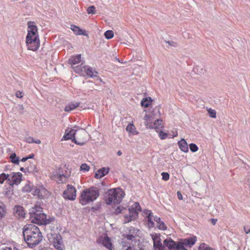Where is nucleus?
I'll return each mask as SVG.
<instances>
[{
  "label": "nucleus",
  "mask_w": 250,
  "mask_h": 250,
  "mask_svg": "<svg viewBox=\"0 0 250 250\" xmlns=\"http://www.w3.org/2000/svg\"><path fill=\"white\" fill-rule=\"evenodd\" d=\"M5 208L3 205H0V218L4 216L5 213Z\"/></svg>",
  "instance_id": "obj_40"
},
{
  "label": "nucleus",
  "mask_w": 250,
  "mask_h": 250,
  "mask_svg": "<svg viewBox=\"0 0 250 250\" xmlns=\"http://www.w3.org/2000/svg\"><path fill=\"white\" fill-rule=\"evenodd\" d=\"M63 196L64 198L74 200L76 196V190L74 187L72 186L68 185L67 188L64 191Z\"/></svg>",
  "instance_id": "obj_12"
},
{
  "label": "nucleus",
  "mask_w": 250,
  "mask_h": 250,
  "mask_svg": "<svg viewBox=\"0 0 250 250\" xmlns=\"http://www.w3.org/2000/svg\"><path fill=\"white\" fill-rule=\"evenodd\" d=\"M32 185L30 183L27 184L23 188V190L25 192H29L31 190Z\"/></svg>",
  "instance_id": "obj_41"
},
{
  "label": "nucleus",
  "mask_w": 250,
  "mask_h": 250,
  "mask_svg": "<svg viewBox=\"0 0 250 250\" xmlns=\"http://www.w3.org/2000/svg\"><path fill=\"white\" fill-rule=\"evenodd\" d=\"M9 174L3 173L0 175V184H3V182L7 180L8 183Z\"/></svg>",
  "instance_id": "obj_33"
},
{
  "label": "nucleus",
  "mask_w": 250,
  "mask_h": 250,
  "mask_svg": "<svg viewBox=\"0 0 250 250\" xmlns=\"http://www.w3.org/2000/svg\"><path fill=\"white\" fill-rule=\"evenodd\" d=\"M162 179L164 181H167L169 178V175L167 172L162 173Z\"/></svg>",
  "instance_id": "obj_44"
},
{
  "label": "nucleus",
  "mask_w": 250,
  "mask_h": 250,
  "mask_svg": "<svg viewBox=\"0 0 250 250\" xmlns=\"http://www.w3.org/2000/svg\"><path fill=\"white\" fill-rule=\"evenodd\" d=\"M90 169V167L86 164H83L80 167V170L83 171H88Z\"/></svg>",
  "instance_id": "obj_39"
},
{
  "label": "nucleus",
  "mask_w": 250,
  "mask_h": 250,
  "mask_svg": "<svg viewBox=\"0 0 250 250\" xmlns=\"http://www.w3.org/2000/svg\"><path fill=\"white\" fill-rule=\"evenodd\" d=\"M14 214L16 217L23 218L25 215V212L23 208L20 206H16L14 208Z\"/></svg>",
  "instance_id": "obj_17"
},
{
  "label": "nucleus",
  "mask_w": 250,
  "mask_h": 250,
  "mask_svg": "<svg viewBox=\"0 0 250 250\" xmlns=\"http://www.w3.org/2000/svg\"><path fill=\"white\" fill-rule=\"evenodd\" d=\"M70 175V171H66V172L64 174H58L57 175V179H58V182H62L66 178L69 177Z\"/></svg>",
  "instance_id": "obj_28"
},
{
  "label": "nucleus",
  "mask_w": 250,
  "mask_h": 250,
  "mask_svg": "<svg viewBox=\"0 0 250 250\" xmlns=\"http://www.w3.org/2000/svg\"><path fill=\"white\" fill-rule=\"evenodd\" d=\"M196 241V236L181 239L179 242H175L171 238H167L164 240V245L165 249L167 248L168 250H188L187 248L191 247Z\"/></svg>",
  "instance_id": "obj_3"
},
{
  "label": "nucleus",
  "mask_w": 250,
  "mask_h": 250,
  "mask_svg": "<svg viewBox=\"0 0 250 250\" xmlns=\"http://www.w3.org/2000/svg\"><path fill=\"white\" fill-rule=\"evenodd\" d=\"M167 136V134L165 133L163 131H160L159 132V137L162 139H166Z\"/></svg>",
  "instance_id": "obj_46"
},
{
  "label": "nucleus",
  "mask_w": 250,
  "mask_h": 250,
  "mask_svg": "<svg viewBox=\"0 0 250 250\" xmlns=\"http://www.w3.org/2000/svg\"><path fill=\"white\" fill-rule=\"evenodd\" d=\"M25 141L28 143H36L37 144H40L41 143V141L40 140H35L33 138L31 137H27L25 139Z\"/></svg>",
  "instance_id": "obj_34"
},
{
  "label": "nucleus",
  "mask_w": 250,
  "mask_h": 250,
  "mask_svg": "<svg viewBox=\"0 0 250 250\" xmlns=\"http://www.w3.org/2000/svg\"><path fill=\"white\" fill-rule=\"evenodd\" d=\"M26 45L28 50L36 51L40 46L39 37L26 36Z\"/></svg>",
  "instance_id": "obj_8"
},
{
  "label": "nucleus",
  "mask_w": 250,
  "mask_h": 250,
  "mask_svg": "<svg viewBox=\"0 0 250 250\" xmlns=\"http://www.w3.org/2000/svg\"><path fill=\"white\" fill-rule=\"evenodd\" d=\"M50 241L53 243L54 247L58 250H64L65 246L62 242L61 236L58 233L51 235L49 238Z\"/></svg>",
  "instance_id": "obj_9"
},
{
  "label": "nucleus",
  "mask_w": 250,
  "mask_h": 250,
  "mask_svg": "<svg viewBox=\"0 0 250 250\" xmlns=\"http://www.w3.org/2000/svg\"><path fill=\"white\" fill-rule=\"evenodd\" d=\"M87 12L88 14H95L96 13L95 8L94 6H91L87 8Z\"/></svg>",
  "instance_id": "obj_42"
},
{
  "label": "nucleus",
  "mask_w": 250,
  "mask_h": 250,
  "mask_svg": "<svg viewBox=\"0 0 250 250\" xmlns=\"http://www.w3.org/2000/svg\"><path fill=\"white\" fill-rule=\"evenodd\" d=\"M167 43L169 45L174 47L176 46L177 45L176 43L173 41H167Z\"/></svg>",
  "instance_id": "obj_50"
},
{
  "label": "nucleus",
  "mask_w": 250,
  "mask_h": 250,
  "mask_svg": "<svg viewBox=\"0 0 250 250\" xmlns=\"http://www.w3.org/2000/svg\"><path fill=\"white\" fill-rule=\"evenodd\" d=\"M73 70L77 73H78L82 75H84L83 73V66L82 65H77V66H71Z\"/></svg>",
  "instance_id": "obj_30"
},
{
  "label": "nucleus",
  "mask_w": 250,
  "mask_h": 250,
  "mask_svg": "<svg viewBox=\"0 0 250 250\" xmlns=\"http://www.w3.org/2000/svg\"><path fill=\"white\" fill-rule=\"evenodd\" d=\"M156 217H154L153 215H152V213L151 212H149L148 213V215L147 217V221H148V226L149 228H152L154 226V222L153 221L154 218H155Z\"/></svg>",
  "instance_id": "obj_31"
},
{
  "label": "nucleus",
  "mask_w": 250,
  "mask_h": 250,
  "mask_svg": "<svg viewBox=\"0 0 250 250\" xmlns=\"http://www.w3.org/2000/svg\"><path fill=\"white\" fill-rule=\"evenodd\" d=\"M244 231L246 233L248 234L250 233V227L249 226H245L243 228Z\"/></svg>",
  "instance_id": "obj_48"
},
{
  "label": "nucleus",
  "mask_w": 250,
  "mask_h": 250,
  "mask_svg": "<svg viewBox=\"0 0 250 250\" xmlns=\"http://www.w3.org/2000/svg\"><path fill=\"white\" fill-rule=\"evenodd\" d=\"M13 187L9 185L8 187L4 188L2 194L4 195L9 197L13 194Z\"/></svg>",
  "instance_id": "obj_29"
},
{
  "label": "nucleus",
  "mask_w": 250,
  "mask_h": 250,
  "mask_svg": "<svg viewBox=\"0 0 250 250\" xmlns=\"http://www.w3.org/2000/svg\"><path fill=\"white\" fill-rule=\"evenodd\" d=\"M141 211V207L139 204L137 202L134 203L128 208V215L125 216V223H128L130 221L134 220L138 216L139 211Z\"/></svg>",
  "instance_id": "obj_7"
},
{
  "label": "nucleus",
  "mask_w": 250,
  "mask_h": 250,
  "mask_svg": "<svg viewBox=\"0 0 250 250\" xmlns=\"http://www.w3.org/2000/svg\"><path fill=\"white\" fill-rule=\"evenodd\" d=\"M109 171V167H102L97 171L94 177L97 179H100L107 174Z\"/></svg>",
  "instance_id": "obj_20"
},
{
  "label": "nucleus",
  "mask_w": 250,
  "mask_h": 250,
  "mask_svg": "<svg viewBox=\"0 0 250 250\" xmlns=\"http://www.w3.org/2000/svg\"><path fill=\"white\" fill-rule=\"evenodd\" d=\"M39 250H48L46 248H42L40 249Z\"/></svg>",
  "instance_id": "obj_55"
},
{
  "label": "nucleus",
  "mask_w": 250,
  "mask_h": 250,
  "mask_svg": "<svg viewBox=\"0 0 250 250\" xmlns=\"http://www.w3.org/2000/svg\"><path fill=\"white\" fill-rule=\"evenodd\" d=\"M125 194L120 188H112L108 190L106 196L107 204H119L121 201Z\"/></svg>",
  "instance_id": "obj_6"
},
{
  "label": "nucleus",
  "mask_w": 250,
  "mask_h": 250,
  "mask_svg": "<svg viewBox=\"0 0 250 250\" xmlns=\"http://www.w3.org/2000/svg\"><path fill=\"white\" fill-rule=\"evenodd\" d=\"M160 112L157 107L154 108L144 117L145 125L147 128H161L162 127V120H159Z\"/></svg>",
  "instance_id": "obj_4"
},
{
  "label": "nucleus",
  "mask_w": 250,
  "mask_h": 250,
  "mask_svg": "<svg viewBox=\"0 0 250 250\" xmlns=\"http://www.w3.org/2000/svg\"><path fill=\"white\" fill-rule=\"evenodd\" d=\"M118 210H120V211H119V212H122V211H121V209H120V207H119V208H118V209H117V210H116V211H117V212H118Z\"/></svg>",
  "instance_id": "obj_57"
},
{
  "label": "nucleus",
  "mask_w": 250,
  "mask_h": 250,
  "mask_svg": "<svg viewBox=\"0 0 250 250\" xmlns=\"http://www.w3.org/2000/svg\"><path fill=\"white\" fill-rule=\"evenodd\" d=\"M33 194L39 198H42L48 195V192L43 187L39 186L35 188Z\"/></svg>",
  "instance_id": "obj_14"
},
{
  "label": "nucleus",
  "mask_w": 250,
  "mask_h": 250,
  "mask_svg": "<svg viewBox=\"0 0 250 250\" xmlns=\"http://www.w3.org/2000/svg\"><path fill=\"white\" fill-rule=\"evenodd\" d=\"M28 26V33L27 36H39L38 29L36 25L34 22L29 21L27 23Z\"/></svg>",
  "instance_id": "obj_15"
},
{
  "label": "nucleus",
  "mask_w": 250,
  "mask_h": 250,
  "mask_svg": "<svg viewBox=\"0 0 250 250\" xmlns=\"http://www.w3.org/2000/svg\"><path fill=\"white\" fill-rule=\"evenodd\" d=\"M31 158V157L23 158L21 159V161H22V162H25V161H26L28 158Z\"/></svg>",
  "instance_id": "obj_53"
},
{
  "label": "nucleus",
  "mask_w": 250,
  "mask_h": 250,
  "mask_svg": "<svg viewBox=\"0 0 250 250\" xmlns=\"http://www.w3.org/2000/svg\"><path fill=\"white\" fill-rule=\"evenodd\" d=\"M80 104L78 102L69 103L65 106L64 110L65 112H70L79 107Z\"/></svg>",
  "instance_id": "obj_22"
},
{
  "label": "nucleus",
  "mask_w": 250,
  "mask_h": 250,
  "mask_svg": "<svg viewBox=\"0 0 250 250\" xmlns=\"http://www.w3.org/2000/svg\"><path fill=\"white\" fill-rule=\"evenodd\" d=\"M65 140H71L73 142L79 145H83L89 140L90 135L87 131L83 128L67 129L65 130L63 137Z\"/></svg>",
  "instance_id": "obj_1"
},
{
  "label": "nucleus",
  "mask_w": 250,
  "mask_h": 250,
  "mask_svg": "<svg viewBox=\"0 0 250 250\" xmlns=\"http://www.w3.org/2000/svg\"><path fill=\"white\" fill-rule=\"evenodd\" d=\"M84 75H86L90 77H95L97 76L98 73L93 71L92 68L87 65L83 66Z\"/></svg>",
  "instance_id": "obj_19"
},
{
  "label": "nucleus",
  "mask_w": 250,
  "mask_h": 250,
  "mask_svg": "<svg viewBox=\"0 0 250 250\" xmlns=\"http://www.w3.org/2000/svg\"><path fill=\"white\" fill-rule=\"evenodd\" d=\"M152 99L150 97L144 99L141 102V105L145 107H148L152 103Z\"/></svg>",
  "instance_id": "obj_32"
},
{
  "label": "nucleus",
  "mask_w": 250,
  "mask_h": 250,
  "mask_svg": "<svg viewBox=\"0 0 250 250\" xmlns=\"http://www.w3.org/2000/svg\"><path fill=\"white\" fill-rule=\"evenodd\" d=\"M1 250H18V249L15 247H9L5 246L1 248Z\"/></svg>",
  "instance_id": "obj_47"
},
{
  "label": "nucleus",
  "mask_w": 250,
  "mask_h": 250,
  "mask_svg": "<svg viewBox=\"0 0 250 250\" xmlns=\"http://www.w3.org/2000/svg\"><path fill=\"white\" fill-rule=\"evenodd\" d=\"M189 148L191 151L194 152L197 151L198 149V147L195 144H190Z\"/></svg>",
  "instance_id": "obj_43"
},
{
  "label": "nucleus",
  "mask_w": 250,
  "mask_h": 250,
  "mask_svg": "<svg viewBox=\"0 0 250 250\" xmlns=\"http://www.w3.org/2000/svg\"><path fill=\"white\" fill-rule=\"evenodd\" d=\"M126 130L130 134L135 135L138 134V132L136 130L135 125L133 124H129L126 128Z\"/></svg>",
  "instance_id": "obj_25"
},
{
  "label": "nucleus",
  "mask_w": 250,
  "mask_h": 250,
  "mask_svg": "<svg viewBox=\"0 0 250 250\" xmlns=\"http://www.w3.org/2000/svg\"><path fill=\"white\" fill-rule=\"evenodd\" d=\"M23 168H21V170H23Z\"/></svg>",
  "instance_id": "obj_60"
},
{
  "label": "nucleus",
  "mask_w": 250,
  "mask_h": 250,
  "mask_svg": "<svg viewBox=\"0 0 250 250\" xmlns=\"http://www.w3.org/2000/svg\"><path fill=\"white\" fill-rule=\"evenodd\" d=\"M31 222L38 225H45L50 223L47 219L46 215L42 213H39L37 215L33 216Z\"/></svg>",
  "instance_id": "obj_11"
},
{
  "label": "nucleus",
  "mask_w": 250,
  "mask_h": 250,
  "mask_svg": "<svg viewBox=\"0 0 250 250\" xmlns=\"http://www.w3.org/2000/svg\"><path fill=\"white\" fill-rule=\"evenodd\" d=\"M180 149L184 152H187L188 150V145L185 139H182L178 142Z\"/></svg>",
  "instance_id": "obj_23"
},
{
  "label": "nucleus",
  "mask_w": 250,
  "mask_h": 250,
  "mask_svg": "<svg viewBox=\"0 0 250 250\" xmlns=\"http://www.w3.org/2000/svg\"><path fill=\"white\" fill-rule=\"evenodd\" d=\"M42 208L39 205H35L34 207H33L30 210V213L31 215L33 217V216H35L39 214V213H41Z\"/></svg>",
  "instance_id": "obj_26"
},
{
  "label": "nucleus",
  "mask_w": 250,
  "mask_h": 250,
  "mask_svg": "<svg viewBox=\"0 0 250 250\" xmlns=\"http://www.w3.org/2000/svg\"><path fill=\"white\" fill-rule=\"evenodd\" d=\"M22 174L20 172H11L9 174L8 184L12 185H18L21 183L22 179Z\"/></svg>",
  "instance_id": "obj_10"
},
{
  "label": "nucleus",
  "mask_w": 250,
  "mask_h": 250,
  "mask_svg": "<svg viewBox=\"0 0 250 250\" xmlns=\"http://www.w3.org/2000/svg\"><path fill=\"white\" fill-rule=\"evenodd\" d=\"M177 194L178 198L179 200H182L183 196H182V194L180 193V191H178L177 193Z\"/></svg>",
  "instance_id": "obj_51"
},
{
  "label": "nucleus",
  "mask_w": 250,
  "mask_h": 250,
  "mask_svg": "<svg viewBox=\"0 0 250 250\" xmlns=\"http://www.w3.org/2000/svg\"><path fill=\"white\" fill-rule=\"evenodd\" d=\"M153 122H156V120H155ZM158 123H156V125H157V126H158Z\"/></svg>",
  "instance_id": "obj_59"
},
{
  "label": "nucleus",
  "mask_w": 250,
  "mask_h": 250,
  "mask_svg": "<svg viewBox=\"0 0 250 250\" xmlns=\"http://www.w3.org/2000/svg\"><path fill=\"white\" fill-rule=\"evenodd\" d=\"M24 106L23 105H20V109L21 110H24Z\"/></svg>",
  "instance_id": "obj_54"
},
{
  "label": "nucleus",
  "mask_w": 250,
  "mask_h": 250,
  "mask_svg": "<svg viewBox=\"0 0 250 250\" xmlns=\"http://www.w3.org/2000/svg\"><path fill=\"white\" fill-rule=\"evenodd\" d=\"M97 242L101 243L104 247L109 250L113 248L111 240L108 236L101 237L98 239Z\"/></svg>",
  "instance_id": "obj_16"
},
{
  "label": "nucleus",
  "mask_w": 250,
  "mask_h": 250,
  "mask_svg": "<svg viewBox=\"0 0 250 250\" xmlns=\"http://www.w3.org/2000/svg\"><path fill=\"white\" fill-rule=\"evenodd\" d=\"M154 221L157 223V228L161 230H166L167 227L163 222H162L159 217H156L154 218Z\"/></svg>",
  "instance_id": "obj_27"
},
{
  "label": "nucleus",
  "mask_w": 250,
  "mask_h": 250,
  "mask_svg": "<svg viewBox=\"0 0 250 250\" xmlns=\"http://www.w3.org/2000/svg\"><path fill=\"white\" fill-rule=\"evenodd\" d=\"M70 28L76 35H83L84 36L87 35L85 34L84 30H83L80 29L79 27H78L75 25H71Z\"/></svg>",
  "instance_id": "obj_24"
},
{
  "label": "nucleus",
  "mask_w": 250,
  "mask_h": 250,
  "mask_svg": "<svg viewBox=\"0 0 250 250\" xmlns=\"http://www.w3.org/2000/svg\"><path fill=\"white\" fill-rule=\"evenodd\" d=\"M208 247L205 243H202L199 247V250H207Z\"/></svg>",
  "instance_id": "obj_45"
},
{
  "label": "nucleus",
  "mask_w": 250,
  "mask_h": 250,
  "mask_svg": "<svg viewBox=\"0 0 250 250\" xmlns=\"http://www.w3.org/2000/svg\"><path fill=\"white\" fill-rule=\"evenodd\" d=\"M117 154L118 155H121L122 154V152L120 151H118L117 152Z\"/></svg>",
  "instance_id": "obj_56"
},
{
  "label": "nucleus",
  "mask_w": 250,
  "mask_h": 250,
  "mask_svg": "<svg viewBox=\"0 0 250 250\" xmlns=\"http://www.w3.org/2000/svg\"><path fill=\"white\" fill-rule=\"evenodd\" d=\"M207 250H213L211 248L208 247V249H207Z\"/></svg>",
  "instance_id": "obj_58"
},
{
  "label": "nucleus",
  "mask_w": 250,
  "mask_h": 250,
  "mask_svg": "<svg viewBox=\"0 0 250 250\" xmlns=\"http://www.w3.org/2000/svg\"><path fill=\"white\" fill-rule=\"evenodd\" d=\"M24 240L29 247L38 244L42 240V235L39 229L33 224L25 226L23 229Z\"/></svg>",
  "instance_id": "obj_2"
},
{
  "label": "nucleus",
  "mask_w": 250,
  "mask_h": 250,
  "mask_svg": "<svg viewBox=\"0 0 250 250\" xmlns=\"http://www.w3.org/2000/svg\"><path fill=\"white\" fill-rule=\"evenodd\" d=\"M126 250H145V246L142 242L135 241L134 244L128 247Z\"/></svg>",
  "instance_id": "obj_18"
},
{
  "label": "nucleus",
  "mask_w": 250,
  "mask_h": 250,
  "mask_svg": "<svg viewBox=\"0 0 250 250\" xmlns=\"http://www.w3.org/2000/svg\"><path fill=\"white\" fill-rule=\"evenodd\" d=\"M131 230H130V234L126 235V238L128 240H132L133 238L135 237V236L132 233H136L138 231V229H133L132 231H131Z\"/></svg>",
  "instance_id": "obj_35"
},
{
  "label": "nucleus",
  "mask_w": 250,
  "mask_h": 250,
  "mask_svg": "<svg viewBox=\"0 0 250 250\" xmlns=\"http://www.w3.org/2000/svg\"><path fill=\"white\" fill-rule=\"evenodd\" d=\"M15 95L16 97L18 98H21L23 97V94L22 92L19 91H17Z\"/></svg>",
  "instance_id": "obj_49"
},
{
  "label": "nucleus",
  "mask_w": 250,
  "mask_h": 250,
  "mask_svg": "<svg viewBox=\"0 0 250 250\" xmlns=\"http://www.w3.org/2000/svg\"><path fill=\"white\" fill-rule=\"evenodd\" d=\"M207 110H208V112L209 116L211 118H216V112L214 109H212L211 108H209Z\"/></svg>",
  "instance_id": "obj_38"
},
{
  "label": "nucleus",
  "mask_w": 250,
  "mask_h": 250,
  "mask_svg": "<svg viewBox=\"0 0 250 250\" xmlns=\"http://www.w3.org/2000/svg\"><path fill=\"white\" fill-rule=\"evenodd\" d=\"M114 33L112 30H107L104 33V36L107 39H110L113 37Z\"/></svg>",
  "instance_id": "obj_36"
},
{
  "label": "nucleus",
  "mask_w": 250,
  "mask_h": 250,
  "mask_svg": "<svg viewBox=\"0 0 250 250\" xmlns=\"http://www.w3.org/2000/svg\"><path fill=\"white\" fill-rule=\"evenodd\" d=\"M99 196V192L96 188L91 187L83 190L81 192L80 203L82 205H86L95 200Z\"/></svg>",
  "instance_id": "obj_5"
},
{
  "label": "nucleus",
  "mask_w": 250,
  "mask_h": 250,
  "mask_svg": "<svg viewBox=\"0 0 250 250\" xmlns=\"http://www.w3.org/2000/svg\"><path fill=\"white\" fill-rule=\"evenodd\" d=\"M10 158L11 160V162L13 163H15V164L18 163L19 161V158L17 157L16 154L15 153H12L10 155Z\"/></svg>",
  "instance_id": "obj_37"
},
{
  "label": "nucleus",
  "mask_w": 250,
  "mask_h": 250,
  "mask_svg": "<svg viewBox=\"0 0 250 250\" xmlns=\"http://www.w3.org/2000/svg\"><path fill=\"white\" fill-rule=\"evenodd\" d=\"M151 236L153 242V247L155 250H165L164 245L162 244L160 234H153Z\"/></svg>",
  "instance_id": "obj_13"
},
{
  "label": "nucleus",
  "mask_w": 250,
  "mask_h": 250,
  "mask_svg": "<svg viewBox=\"0 0 250 250\" xmlns=\"http://www.w3.org/2000/svg\"><path fill=\"white\" fill-rule=\"evenodd\" d=\"M81 62V55H76L73 56H71L70 59H69L68 61V62L69 64L71 65V66H74L75 64H77L80 63Z\"/></svg>",
  "instance_id": "obj_21"
},
{
  "label": "nucleus",
  "mask_w": 250,
  "mask_h": 250,
  "mask_svg": "<svg viewBox=\"0 0 250 250\" xmlns=\"http://www.w3.org/2000/svg\"><path fill=\"white\" fill-rule=\"evenodd\" d=\"M210 221H211V223H212L213 225H215V224H216V222H217V219H210Z\"/></svg>",
  "instance_id": "obj_52"
}]
</instances>
